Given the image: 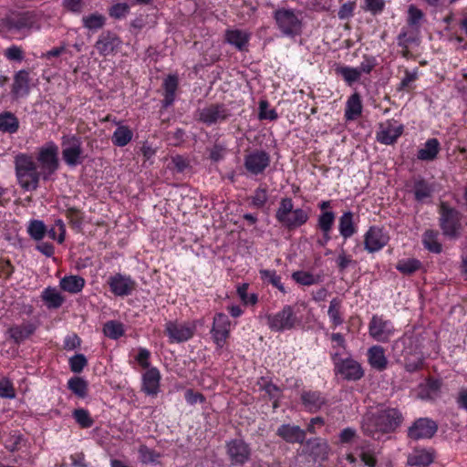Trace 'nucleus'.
<instances>
[{
  "label": "nucleus",
  "instance_id": "12",
  "mask_svg": "<svg viewBox=\"0 0 467 467\" xmlns=\"http://www.w3.org/2000/svg\"><path fill=\"white\" fill-rule=\"evenodd\" d=\"M231 322L223 313H217L213 317L211 329L212 338L217 348H223L230 337Z\"/></svg>",
  "mask_w": 467,
  "mask_h": 467
},
{
  "label": "nucleus",
  "instance_id": "41",
  "mask_svg": "<svg viewBox=\"0 0 467 467\" xmlns=\"http://www.w3.org/2000/svg\"><path fill=\"white\" fill-rule=\"evenodd\" d=\"M335 213L333 212H323L317 219L318 227L326 235V241L330 240L329 233L335 222Z\"/></svg>",
  "mask_w": 467,
  "mask_h": 467
},
{
  "label": "nucleus",
  "instance_id": "56",
  "mask_svg": "<svg viewBox=\"0 0 467 467\" xmlns=\"http://www.w3.org/2000/svg\"><path fill=\"white\" fill-rule=\"evenodd\" d=\"M68 363L72 372L80 373L88 365V360L83 354H76L69 358Z\"/></svg>",
  "mask_w": 467,
  "mask_h": 467
},
{
  "label": "nucleus",
  "instance_id": "9",
  "mask_svg": "<svg viewBox=\"0 0 467 467\" xmlns=\"http://www.w3.org/2000/svg\"><path fill=\"white\" fill-rule=\"evenodd\" d=\"M195 322L169 321L165 325V333L171 343H182L190 340L195 333Z\"/></svg>",
  "mask_w": 467,
  "mask_h": 467
},
{
  "label": "nucleus",
  "instance_id": "31",
  "mask_svg": "<svg viewBox=\"0 0 467 467\" xmlns=\"http://www.w3.org/2000/svg\"><path fill=\"white\" fill-rule=\"evenodd\" d=\"M7 28L10 31H21L30 28L34 21L27 13H21L6 19Z\"/></svg>",
  "mask_w": 467,
  "mask_h": 467
},
{
  "label": "nucleus",
  "instance_id": "8",
  "mask_svg": "<svg viewBox=\"0 0 467 467\" xmlns=\"http://www.w3.org/2000/svg\"><path fill=\"white\" fill-rule=\"evenodd\" d=\"M339 356V351H336L332 354V359L335 363L337 373L347 380L355 381L360 379L364 375L361 365L353 358L341 359Z\"/></svg>",
  "mask_w": 467,
  "mask_h": 467
},
{
  "label": "nucleus",
  "instance_id": "43",
  "mask_svg": "<svg viewBox=\"0 0 467 467\" xmlns=\"http://www.w3.org/2000/svg\"><path fill=\"white\" fill-rule=\"evenodd\" d=\"M67 388L79 398H85L88 394V382L79 377L71 378L67 381Z\"/></svg>",
  "mask_w": 467,
  "mask_h": 467
},
{
  "label": "nucleus",
  "instance_id": "53",
  "mask_svg": "<svg viewBox=\"0 0 467 467\" xmlns=\"http://www.w3.org/2000/svg\"><path fill=\"white\" fill-rule=\"evenodd\" d=\"M252 205L255 208H262L268 201V193L267 189L263 187H258L255 189L254 195L251 198Z\"/></svg>",
  "mask_w": 467,
  "mask_h": 467
},
{
  "label": "nucleus",
  "instance_id": "32",
  "mask_svg": "<svg viewBox=\"0 0 467 467\" xmlns=\"http://www.w3.org/2000/svg\"><path fill=\"white\" fill-rule=\"evenodd\" d=\"M368 358L370 366L379 371L387 368V358L384 349L379 346H373L368 351Z\"/></svg>",
  "mask_w": 467,
  "mask_h": 467
},
{
  "label": "nucleus",
  "instance_id": "46",
  "mask_svg": "<svg viewBox=\"0 0 467 467\" xmlns=\"http://www.w3.org/2000/svg\"><path fill=\"white\" fill-rule=\"evenodd\" d=\"M26 446V440L19 433L11 434L5 442V447L11 452L22 450Z\"/></svg>",
  "mask_w": 467,
  "mask_h": 467
},
{
  "label": "nucleus",
  "instance_id": "7",
  "mask_svg": "<svg viewBox=\"0 0 467 467\" xmlns=\"http://www.w3.org/2000/svg\"><path fill=\"white\" fill-rule=\"evenodd\" d=\"M62 158L70 167L80 164L84 160V150L81 138L75 134H67L61 137Z\"/></svg>",
  "mask_w": 467,
  "mask_h": 467
},
{
  "label": "nucleus",
  "instance_id": "29",
  "mask_svg": "<svg viewBox=\"0 0 467 467\" xmlns=\"http://www.w3.org/2000/svg\"><path fill=\"white\" fill-rule=\"evenodd\" d=\"M86 281L80 275H66L59 281V286L63 291L69 294H78L82 291Z\"/></svg>",
  "mask_w": 467,
  "mask_h": 467
},
{
  "label": "nucleus",
  "instance_id": "36",
  "mask_svg": "<svg viewBox=\"0 0 467 467\" xmlns=\"http://www.w3.org/2000/svg\"><path fill=\"white\" fill-rule=\"evenodd\" d=\"M19 129L18 119L12 112L5 111L0 113V131L6 133H16Z\"/></svg>",
  "mask_w": 467,
  "mask_h": 467
},
{
  "label": "nucleus",
  "instance_id": "23",
  "mask_svg": "<svg viewBox=\"0 0 467 467\" xmlns=\"http://www.w3.org/2000/svg\"><path fill=\"white\" fill-rule=\"evenodd\" d=\"M161 373L157 368H150L142 375V390L150 396H155L160 390Z\"/></svg>",
  "mask_w": 467,
  "mask_h": 467
},
{
  "label": "nucleus",
  "instance_id": "38",
  "mask_svg": "<svg viewBox=\"0 0 467 467\" xmlns=\"http://www.w3.org/2000/svg\"><path fill=\"white\" fill-rule=\"evenodd\" d=\"M28 235L35 241H41L47 234V228L41 220H30L26 228Z\"/></svg>",
  "mask_w": 467,
  "mask_h": 467
},
{
  "label": "nucleus",
  "instance_id": "50",
  "mask_svg": "<svg viewBox=\"0 0 467 467\" xmlns=\"http://www.w3.org/2000/svg\"><path fill=\"white\" fill-rule=\"evenodd\" d=\"M437 233L433 231H427L423 235V243L426 248L434 253L441 252V244L437 241Z\"/></svg>",
  "mask_w": 467,
  "mask_h": 467
},
{
  "label": "nucleus",
  "instance_id": "49",
  "mask_svg": "<svg viewBox=\"0 0 467 467\" xmlns=\"http://www.w3.org/2000/svg\"><path fill=\"white\" fill-rule=\"evenodd\" d=\"M73 417L81 428H90L94 423L89 412L84 409L75 410L73 411Z\"/></svg>",
  "mask_w": 467,
  "mask_h": 467
},
{
  "label": "nucleus",
  "instance_id": "13",
  "mask_svg": "<svg viewBox=\"0 0 467 467\" xmlns=\"http://www.w3.org/2000/svg\"><path fill=\"white\" fill-rule=\"evenodd\" d=\"M403 132V126L398 120L387 119L379 124L377 140L384 145L393 144Z\"/></svg>",
  "mask_w": 467,
  "mask_h": 467
},
{
  "label": "nucleus",
  "instance_id": "2",
  "mask_svg": "<svg viewBox=\"0 0 467 467\" xmlns=\"http://www.w3.org/2000/svg\"><path fill=\"white\" fill-rule=\"evenodd\" d=\"M14 163L16 176L20 187L25 191L36 190L42 175L37 171V166L33 157L26 153H18L15 157Z\"/></svg>",
  "mask_w": 467,
  "mask_h": 467
},
{
  "label": "nucleus",
  "instance_id": "60",
  "mask_svg": "<svg viewBox=\"0 0 467 467\" xmlns=\"http://www.w3.org/2000/svg\"><path fill=\"white\" fill-rule=\"evenodd\" d=\"M376 59L370 56H364L360 65L357 67L360 76L364 74H369L376 66Z\"/></svg>",
  "mask_w": 467,
  "mask_h": 467
},
{
  "label": "nucleus",
  "instance_id": "54",
  "mask_svg": "<svg viewBox=\"0 0 467 467\" xmlns=\"http://www.w3.org/2000/svg\"><path fill=\"white\" fill-rule=\"evenodd\" d=\"M260 119L275 120L278 118V115L274 109H269V103L267 100H261L259 102V114Z\"/></svg>",
  "mask_w": 467,
  "mask_h": 467
},
{
  "label": "nucleus",
  "instance_id": "57",
  "mask_svg": "<svg viewBox=\"0 0 467 467\" xmlns=\"http://www.w3.org/2000/svg\"><path fill=\"white\" fill-rule=\"evenodd\" d=\"M292 278L298 284L303 285H311L316 283L315 276L306 271H296L292 274Z\"/></svg>",
  "mask_w": 467,
  "mask_h": 467
},
{
  "label": "nucleus",
  "instance_id": "62",
  "mask_svg": "<svg viewBox=\"0 0 467 467\" xmlns=\"http://www.w3.org/2000/svg\"><path fill=\"white\" fill-rule=\"evenodd\" d=\"M63 6L69 12L80 14L84 10L85 3L83 0H63Z\"/></svg>",
  "mask_w": 467,
  "mask_h": 467
},
{
  "label": "nucleus",
  "instance_id": "11",
  "mask_svg": "<svg viewBox=\"0 0 467 467\" xmlns=\"http://www.w3.org/2000/svg\"><path fill=\"white\" fill-rule=\"evenodd\" d=\"M230 117L229 109L222 103L210 104L198 110L197 119L207 126L226 120Z\"/></svg>",
  "mask_w": 467,
  "mask_h": 467
},
{
  "label": "nucleus",
  "instance_id": "17",
  "mask_svg": "<svg viewBox=\"0 0 467 467\" xmlns=\"http://www.w3.org/2000/svg\"><path fill=\"white\" fill-rule=\"evenodd\" d=\"M389 241V234L383 228L371 226L364 235V248L368 253H375L381 250Z\"/></svg>",
  "mask_w": 467,
  "mask_h": 467
},
{
  "label": "nucleus",
  "instance_id": "55",
  "mask_svg": "<svg viewBox=\"0 0 467 467\" xmlns=\"http://www.w3.org/2000/svg\"><path fill=\"white\" fill-rule=\"evenodd\" d=\"M130 9V5L127 3H117L109 8V14L115 19H121L129 15Z\"/></svg>",
  "mask_w": 467,
  "mask_h": 467
},
{
  "label": "nucleus",
  "instance_id": "28",
  "mask_svg": "<svg viewBox=\"0 0 467 467\" xmlns=\"http://www.w3.org/2000/svg\"><path fill=\"white\" fill-rule=\"evenodd\" d=\"M441 383L437 379H427L418 388L417 395L421 400H433L439 396Z\"/></svg>",
  "mask_w": 467,
  "mask_h": 467
},
{
  "label": "nucleus",
  "instance_id": "4",
  "mask_svg": "<svg viewBox=\"0 0 467 467\" xmlns=\"http://www.w3.org/2000/svg\"><path fill=\"white\" fill-rule=\"evenodd\" d=\"M273 18L282 36L294 38L302 34L303 20L299 11L280 7L274 11Z\"/></svg>",
  "mask_w": 467,
  "mask_h": 467
},
{
  "label": "nucleus",
  "instance_id": "42",
  "mask_svg": "<svg viewBox=\"0 0 467 467\" xmlns=\"http://www.w3.org/2000/svg\"><path fill=\"white\" fill-rule=\"evenodd\" d=\"M261 279L264 282L271 284L283 294H285V288L281 282V276L275 270L262 269L259 272Z\"/></svg>",
  "mask_w": 467,
  "mask_h": 467
},
{
  "label": "nucleus",
  "instance_id": "21",
  "mask_svg": "<svg viewBox=\"0 0 467 467\" xmlns=\"http://www.w3.org/2000/svg\"><path fill=\"white\" fill-rule=\"evenodd\" d=\"M435 421L429 418H420L410 426V439H430L437 431Z\"/></svg>",
  "mask_w": 467,
  "mask_h": 467
},
{
  "label": "nucleus",
  "instance_id": "52",
  "mask_svg": "<svg viewBox=\"0 0 467 467\" xmlns=\"http://www.w3.org/2000/svg\"><path fill=\"white\" fill-rule=\"evenodd\" d=\"M139 453L141 462L144 463L156 462L158 459L161 457V454L159 452L147 447L146 445L140 446Z\"/></svg>",
  "mask_w": 467,
  "mask_h": 467
},
{
  "label": "nucleus",
  "instance_id": "16",
  "mask_svg": "<svg viewBox=\"0 0 467 467\" xmlns=\"http://www.w3.org/2000/svg\"><path fill=\"white\" fill-rule=\"evenodd\" d=\"M121 45L120 37L116 33L108 30L99 36L94 47L100 56L108 57L116 54Z\"/></svg>",
  "mask_w": 467,
  "mask_h": 467
},
{
  "label": "nucleus",
  "instance_id": "61",
  "mask_svg": "<svg viewBox=\"0 0 467 467\" xmlns=\"http://www.w3.org/2000/svg\"><path fill=\"white\" fill-rule=\"evenodd\" d=\"M16 396V392L12 383L6 379H3L0 380V397L5 399H13Z\"/></svg>",
  "mask_w": 467,
  "mask_h": 467
},
{
  "label": "nucleus",
  "instance_id": "10",
  "mask_svg": "<svg viewBox=\"0 0 467 467\" xmlns=\"http://www.w3.org/2000/svg\"><path fill=\"white\" fill-rule=\"evenodd\" d=\"M226 454L232 465L243 466L249 462L251 448L242 439H233L225 444Z\"/></svg>",
  "mask_w": 467,
  "mask_h": 467
},
{
  "label": "nucleus",
  "instance_id": "27",
  "mask_svg": "<svg viewBox=\"0 0 467 467\" xmlns=\"http://www.w3.org/2000/svg\"><path fill=\"white\" fill-rule=\"evenodd\" d=\"M303 405L310 412L318 411L327 402L326 398L319 391H304L301 394Z\"/></svg>",
  "mask_w": 467,
  "mask_h": 467
},
{
  "label": "nucleus",
  "instance_id": "59",
  "mask_svg": "<svg viewBox=\"0 0 467 467\" xmlns=\"http://www.w3.org/2000/svg\"><path fill=\"white\" fill-rule=\"evenodd\" d=\"M66 216L68 219L70 224L74 228H80L83 222V216L79 210L76 208H68L66 211Z\"/></svg>",
  "mask_w": 467,
  "mask_h": 467
},
{
  "label": "nucleus",
  "instance_id": "26",
  "mask_svg": "<svg viewBox=\"0 0 467 467\" xmlns=\"http://www.w3.org/2000/svg\"><path fill=\"white\" fill-rule=\"evenodd\" d=\"M250 37L249 32L241 29H228L225 32V41L241 51L246 48Z\"/></svg>",
  "mask_w": 467,
  "mask_h": 467
},
{
  "label": "nucleus",
  "instance_id": "1",
  "mask_svg": "<svg viewBox=\"0 0 467 467\" xmlns=\"http://www.w3.org/2000/svg\"><path fill=\"white\" fill-rule=\"evenodd\" d=\"M402 416L396 409H383L364 415L361 430L364 435L380 440L384 435L394 431L401 423Z\"/></svg>",
  "mask_w": 467,
  "mask_h": 467
},
{
  "label": "nucleus",
  "instance_id": "15",
  "mask_svg": "<svg viewBox=\"0 0 467 467\" xmlns=\"http://www.w3.org/2000/svg\"><path fill=\"white\" fill-rule=\"evenodd\" d=\"M441 225L445 235L451 238L457 237L461 229L459 213L453 209L449 208L444 203H441Z\"/></svg>",
  "mask_w": 467,
  "mask_h": 467
},
{
  "label": "nucleus",
  "instance_id": "24",
  "mask_svg": "<svg viewBox=\"0 0 467 467\" xmlns=\"http://www.w3.org/2000/svg\"><path fill=\"white\" fill-rule=\"evenodd\" d=\"M276 434L289 443H303L306 439V431L299 426L290 424L281 425L277 429Z\"/></svg>",
  "mask_w": 467,
  "mask_h": 467
},
{
  "label": "nucleus",
  "instance_id": "64",
  "mask_svg": "<svg viewBox=\"0 0 467 467\" xmlns=\"http://www.w3.org/2000/svg\"><path fill=\"white\" fill-rule=\"evenodd\" d=\"M185 400L186 401L191 404H196V403H202L205 401L204 396L200 392H194L192 389H189L185 391Z\"/></svg>",
  "mask_w": 467,
  "mask_h": 467
},
{
  "label": "nucleus",
  "instance_id": "25",
  "mask_svg": "<svg viewBox=\"0 0 467 467\" xmlns=\"http://www.w3.org/2000/svg\"><path fill=\"white\" fill-rule=\"evenodd\" d=\"M435 459L432 449L414 448L410 453V466L428 467Z\"/></svg>",
  "mask_w": 467,
  "mask_h": 467
},
{
  "label": "nucleus",
  "instance_id": "58",
  "mask_svg": "<svg viewBox=\"0 0 467 467\" xmlns=\"http://www.w3.org/2000/svg\"><path fill=\"white\" fill-rule=\"evenodd\" d=\"M248 285L243 284L242 285H239L237 288V294L241 300L245 305H254L256 304L258 297L255 294H247Z\"/></svg>",
  "mask_w": 467,
  "mask_h": 467
},
{
  "label": "nucleus",
  "instance_id": "33",
  "mask_svg": "<svg viewBox=\"0 0 467 467\" xmlns=\"http://www.w3.org/2000/svg\"><path fill=\"white\" fill-rule=\"evenodd\" d=\"M327 316L333 328H336L344 323V317L342 314V300L340 298L334 297L330 300L327 309Z\"/></svg>",
  "mask_w": 467,
  "mask_h": 467
},
{
  "label": "nucleus",
  "instance_id": "39",
  "mask_svg": "<svg viewBox=\"0 0 467 467\" xmlns=\"http://www.w3.org/2000/svg\"><path fill=\"white\" fill-rule=\"evenodd\" d=\"M133 137L131 130L128 126H119L113 132L111 140L115 146H126Z\"/></svg>",
  "mask_w": 467,
  "mask_h": 467
},
{
  "label": "nucleus",
  "instance_id": "37",
  "mask_svg": "<svg viewBox=\"0 0 467 467\" xmlns=\"http://www.w3.org/2000/svg\"><path fill=\"white\" fill-rule=\"evenodd\" d=\"M41 297L48 308H58L64 303V297L55 287H47Z\"/></svg>",
  "mask_w": 467,
  "mask_h": 467
},
{
  "label": "nucleus",
  "instance_id": "51",
  "mask_svg": "<svg viewBox=\"0 0 467 467\" xmlns=\"http://www.w3.org/2000/svg\"><path fill=\"white\" fill-rule=\"evenodd\" d=\"M4 56L9 61L21 62L25 58V51L21 47L12 45L4 51Z\"/></svg>",
  "mask_w": 467,
  "mask_h": 467
},
{
  "label": "nucleus",
  "instance_id": "34",
  "mask_svg": "<svg viewBox=\"0 0 467 467\" xmlns=\"http://www.w3.org/2000/svg\"><path fill=\"white\" fill-rule=\"evenodd\" d=\"M362 104L358 93L351 95L346 104L345 118L347 120H354L361 115Z\"/></svg>",
  "mask_w": 467,
  "mask_h": 467
},
{
  "label": "nucleus",
  "instance_id": "48",
  "mask_svg": "<svg viewBox=\"0 0 467 467\" xmlns=\"http://www.w3.org/2000/svg\"><path fill=\"white\" fill-rule=\"evenodd\" d=\"M337 73L340 75L348 85L357 82L360 78V74L357 67H340L337 68Z\"/></svg>",
  "mask_w": 467,
  "mask_h": 467
},
{
  "label": "nucleus",
  "instance_id": "44",
  "mask_svg": "<svg viewBox=\"0 0 467 467\" xmlns=\"http://www.w3.org/2000/svg\"><path fill=\"white\" fill-rule=\"evenodd\" d=\"M432 192V186L424 181H420L415 184L414 195L416 200L420 202H427L431 198Z\"/></svg>",
  "mask_w": 467,
  "mask_h": 467
},
{
  "label": "nucleus",
  "instance_id": "20",
  "mask_svg": "<svg viewBox=\"0 0 467 467\" xmlns=\"http://www.w3.org/2000/svg\"><path fill=\"white\" fill-rule=\"evenodd\" d=\"M30 71L21 69L15 73L11 87V95L15 99L26 97L30 92Z\"/></svg>",
  "mask_w": 467,
  "mask_h": 467
},
{
  "label": "nucleus",
  "instance_id": "5",
  "mask_svg": "<svg viewBox=\"0 0 467 467\" xmlns=\"http://www.w3.org/2000/svg\"><path fill=\"white\" fill-rule=\"evenodd\" d=\"M36 160L39 162L42 179L49 180L59 167L57 145L53 141L47 142L39 149Z\"/></svg>",
  "mask_w": 467,
  "mask_h": 467
},
{
  "label": "nucleus",
  "instance_id": "63",
  "mask_svg": "<svg viewBox=\"0 0 467 467\" xmlns=\"http://www.w3.org/2000/svg\"><path fill=\"white\" fill-rule=\"evenodd\" d=\"M355 2H347L343 4L337 13L339 19L344 20L351 17L355 9Z\"/></svg>",
  "mask_w": 467,
  "mask_h": 467
},
{
  "label": "nucleus",
  "instance_id": "40",
  "mask_svg": "<svg viewBox=\"0 0 467 467\" xmlns=\"http://www.w3.org/2000/svg\"><path fill=\"white\" fill-rule=\"evenodd\" d=\"M339 233L345 239L351 237L356 233L351 212L344 213L339 218Z\"/></svg>",
  "mask_w": 467,
  "mask_h": 467
},
{
  "label": "nucleus",
  "instance_id": "3",
  "mask_svg": "<svg viewBox=\"0 0 467 467\" xmlns=\"http://www.w3.org/2000/svg\"><path fill=\"white\" fill-rule=\"evenodd\" d=\"M275 219L287 229H296L305 224L309 219V209H294L293 200L282 198L275 212Z\"/></svg>",
  "mask_w": 467,
  "mask_h": 467
},
{
  "label": "nucleus",
  "instance_id": "18",
  "mask_svg": "<svg viewBox=\"0 0 467 467\" xmlns=\"http://www.w3.org/2000/svg\"><path fill=\"white\" fill-rule=\"evenodd\" d=\"M110 291L117 296L131 295L136 288V282L130 276L121 274L111 275L108 279Z\"/></svg>",
  "mask_w": 467,
  "mask_h": 467
},
{
  "label": "nucleus",
  "instance_id": "30",
  "mask_svg": "<svg viewBox=\"0 0 467 467\" xmlns=\"http://www.w3.org/2000/svg\"><path fill=\"white\" fill-rule=\"evenodd\" d=\"M440 149L439 140L437 139H430L418 150L417 158L420 161H431L437 158Z\"/></svg>",
  "mask_w": 467,
  "mask_h": 467
},
{
  "label": "nucleus",
  "instance_id": "19",
  "mask_svg": "<svg viewBox=\"0 0 467 467\" xmlns=\"http://www.w3.org/2000/svg\"><path fill=\"white\" fill-rule=\"evenodd\" d=\"M368 332L375 340L385 342L393 336L395 330L389 321L374 316L369 322Z\"/></svg>",
  "mask_w": 467,
  "mask_h": 467
},
{
  "label": "nucleus",
  "instance_id": "6",
  "mask_svg": "<svg viewBox=\"0 0 467 467\" xmlns=\"http://www.w3.org/2000/svg\"><path fill=\"white\" fill-rule=\"evenodd\" d=\"M267 326L274 332L292 330L300 320L292 306L286 305L275 314L266 315Z\"/></svg>",
  "mask_w": 467,
  "mask_h": 467
},
{
  "label": "nucleus",
  "instance_id": "22",
  "mask_svg": "<svg viewBox=\"0 0 467 467\" xmlns=\"http://www.w3.org/2000/svg\"><path fill=\"white\" fill-rule=\"evenodd\" d=\"M36 330V326L31 322H23L11 326L7 329V335L16 344L19 345L28 339Z\"/></svg>",
  "mask_w": 467,
  "mask_h": 467
},
{
  "label": "nucleus",
  "instance_id": "45",
  "mask_svg": "<svg viewBox=\"0 0 467 467\" xmlns=\"http://www.w3.org/2000/svg\"><path fill=\"white\" fill-rule=\"evenodd\" d=\"M164 89H165V102L166 105H170L174 100V95L175 91L178 87V79L175 76H168L163 83Z\"/></svg>",
  "mask_w": 467,
  "mask_h": 467
},
{
  "label": "nucleus",
  "instance_id": "35",
  "mask_svg": "<svg viewBox=\"0 0 467 467\" xmlns=\"http://www.w3.org/2000/svg\"><path fill=\"white\" fill-rule=\"evenodd\" d=\"M81 21L85 28L96 32L105 26L106 16L100 13L95 12L83 16Z\"/></svg>",
  "mask_w": 467,
  "mask_h": 467
},
{
  "label": "nucleus",
  "instance_id": "14",
  "mask_svg": "<svg viewBox=\"0 0 467 467\" xmlns=\"http://www.w3.org/2000/svg\"><path fill=\"white\" fill-rule=\"evenodd\" d=\"M270 155L261 150H255L244 156V166L252 175L263 174L270 165Z\"/></svg>",
  "mask_w": 467,
  "mask_h": 467
},
{
  "label": "nucleus",
  "instance_id": "47",
  "mask_svg": "<svg viewBox=\"0 0 467 467\" xmlns=\"http://www.w3.org/2000/svg\"><path fill=\"white\" fill-rule=\"evenodd\" d=\"M106 337L111 339H118L124 334L123 325L118 321H108L103 327Z\"/></svg>",
  "mask_w": 467,
  "mask_h": 467
}]
</instances>
